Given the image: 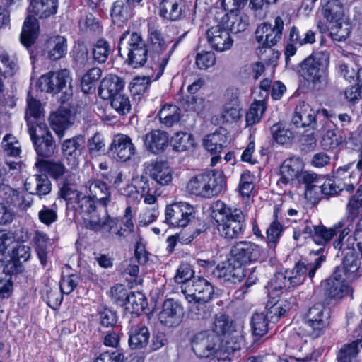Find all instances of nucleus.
<instances>
[{
	"label": "nucleus",
	"instance_id": "nucleus-10",
	"mask_svg": "<svg viewBox=\"0 0 362 362\" xmlns=\"http://www.w3.org/2000/svg\"><path fill=\"white\" fill-rule=\"evenodd\" d=\"M180 288L189 303H206L214 294V288L210 282L200 276L193 277L192 281L186 282Z\"/></svg>",
	"mask_w": 362,
	"mask_h": 362
},
{
	"label": "nucleus",
	"instance_id": "nucleus-1",
	"mask_svg": "<svg viewBox=\"0 0 362 362\" xmlns=\"http://www.w3.org/2000/svg\"><path fill=\"white\" fill-rule=\"evenodd\" d=\"M216 207L213 213L219 234L228 240L238 238L243 235L245 224L242 211L238 209L231 211L223 202H217Z\"/></svg>",
	"mask_w": 362,
	"mask_h": 362
},
{
	"label": "nucleus",
	"instance_id": "nucleus-9",
	"mask_svg": "<svg viewBox=\"0 0 362 362\" xmlns=\"http://www.w3.org/2000/svg\"><path fill=\"white\" fill-rule=\"evenodd\" d=\"M28 133L38 156L42 159L52 156L56 150L53 136L45 122L36 124V127H30Z\"/></svg>",
	"mask_w": 362,
	"mask_h": 362
},
{
	"label": "nucleus",
	"instance_id": "nucleus-31",
	"mask_svg": "<svg viewBox=\"0 0 362 362\" xmlns=\"http://www.w3.org/2000/svg\"><path fill=\"white\" fill-rule=\"evenodd\" d=\"M27 105L25 111V119L27 122L28 130L30 127H36V124L44 117V110L40 100L35 99L30 93H28Z\"/></svg>",
	"mask_w": 362,
	"mask_h": 362
},
{
	"label": "nucleus",
	"instance_id": "nucleus-7",
	"mask_svg": "<svg viewBox=\"0 0 362 362\" xmlns=\"http://www.w3.org/2000/svg\"><path fill=\"white\" fill-rule=\"evenodd\" d=\"M120 54L127 55L126 62L134 68L143 66L147 61L148 49L141 35L136 32L124 34L119 44Z\"/></svg>",
	"mask_w": 362,
	"mask_h": 362
},
{
	"label": "nucleus",
	"instance_id": "nucleus-2",
	"mask_svg": "<svg viewBox=\"0 0 362 362\" xmlns=\"http://www.w3.org/2000/svg\"><path fill=\"white\" fill-rule=\"evenodd\" d=\"M329 62L327 52L313 53L299 63L298 71L305 81L320 88L327 83Z\"/></svg>",
	"mask_w": 362,
	"mask_h": 362
},
{
	"label": "nucleus",
	"instance_id": "nucleus-64",
	"mask_svg": "<svg viewBox=\"0 0 362 362\" xmlns=\"http://www.w3.org/2000/svg\"><path fill=\"white\" fill-rule=\"evenodd\" d=\"M110 100L111 107L119 115H124L129 112L131 110V104L127 95L121 93Z\"/></svg>",
	"mask_w": 362,
	"mask_h": 362
},
{
	"label": "nucleus",
	"instance_id": "nucleus-48",
	"mask_svg": "<svg viewBox=\"0 0 362 362\" xmlns=\"http://www.w3.org/2000/svg\"><path fill=\"white\" fill-rule=\"evenodd\" d=\"M112 51L110 44L107 40L105 38L97 40L92 46L93 62H97L99 64L105 63Z\"/></svg>",
	"mask_w": 362,
	"mask_h": 362
},
{
	"label": "nucleus",
	"instance_id": "nucleus-6",
	"mask_svg": "<svg viewBox=\"0 0 362 362\" xmlns=\"http://www.w3.org/2000/svg\"><path fill=\"white\" fill-rule=\"evenodd\" d=\"M329 309L326 308L323 303H316L308 310L305 317L303 331H301V327L298 329L295 328L293 337H297L303 339L305 337L310 336L312 338L318 337L322 332V330L329 323Z\"/></svg>",
	"mask_w": 362,
	"mask_h": 362
},
{
	"label": "nucleus",
	"instance_id": "nucleus-13",
	"mask_svg": "<svg viewBox=\"0 0 362 362\" xmlns=\"http://www.w3.org/2000/svg\"><path fill=\"white\" fill-rule=\"evenodd\" d=\"M315 42V32L311 30L300 31L298 28L293 26L290 29L288 42L284 51L286 66H289L291 65V57L296 54L297 47H301L307 44H313Z\"/></svg>",
	"mask_w": 362,
	"mask_h": 362
},
{
	"label": "nucleus",
	"instance_id": "nucleus-39",
	"mask_svg": "<svg viewBox=\"0 0 362 362\" xmlns=\"http://www.w3.org/2000/svg\"><path fill=\"white\" fill-rule=\"evenodd\" d=\"M150 332L145 325L132 327L129 332V346L132 349H141L148 343Z\"/></svg>",
	"mask_w": 362,
	"mask_h": 362
},
{
	"label": "nucleus",
	"instance_id": "nucleus-44",
	"mask_svg": "<svg viewBox=\"0 0 362 362\" xmlns=\"http://www.w3.org/2000/svg\"><path fill=\"white\" fill-rule=\"evenodd\" d=\"M170 144L173 151L184 152L192 151L194 148L195 142L192 134L178 132L171 137Z\"/></svg>",
	"mask_w": 362,
	"mask_h": 362
},
{
	"label": "nucleus",
	"instance_id": "nucleus-42",
	"mask_svg": "<svg viewBox=\"0 0 362 362\" xmlns=\"http://www.w3.org/2000/svg\"><path fill=\"white\" fill-rule=\"evenodd\" d=\"M70 117V112L66 110H59L50 115V124L59 138L64 136V131L71 125Z\"/></svg>",
	"mask_w": 362,
	"mask_h": 362
},
{
	"label": "nucleus",
	"instance_id": "nucleus-60",
	"mask_svg": "<svg viewBox=\"0 0 362 362\" xmlns=\"http://www.w3.org/2000/svg\"><path fill=\"white\" fill-rule=\"evenodd\" d=\"M269 286L272 291L276 292L291 288L292 286L286 271L285 272H278L275 274L270 280Z\"/></svg>",
	"mask_w": 362,
	"mask_h": 362
},
{
	"label": "nucleus",
	"instance_id": "nucleus-57",
	"mask_svg": "<svg viewBox=\"0 0 362 362\" xmlns=\"http://www.w3.org/2000/svg\"><path fill=\"white\" fill-rule=\"evenodd\" d=\"M347 218L351 221L358 217L362 211V185L358 189L355 195L351 197L347 206Z\"/></svg>",
	"mask_w": 362,
	"mask_h": 362
},
{
	"label": "nucleus",
	"instance_id": "nucleus-38",
	"mask_svg": "<svg viewBox=\"0 0 362 362\" xmlns=\"http://www.w3.org/2000/svg\"><path fill=\"white\" fill-rule=\"evenodd\" d=\"M264 65L259 62L245 64L240 67L237 74V78L243 84L249 83L252 81H256L264 71Z\"/></svg>",
	"mask_w": 362,
	"mask_h": 362
},
{
	"label": "nucleus",
	"instance_id": "nucleus-53",
	"mask_svg": "<svg viewBox=\"0 0 362 362\" xmlns=\"http://www.w3.org/2000/svg\"><path fill=\"white\" fill-rule=\"evenodd\" d=\"M323 16L330 22L338 23L344 16V8L339 0H329L322 9Z\"/></svg>",
	"mask_w": 362,
	"mask_h": 362
},
{
	"label": "nucleus",
	"instance_id": "nucleus-27",
	"mask_svg": "<svg viewBox=\"0 0 362 362\" xmlns=\"http://www.w3.org/2000/svg\"><path fill=\"white\" fill-rule=\"evenodd\" d=\"M144 142L146 150L153 154H159L168 146V134L159 129L152 130L145 135Z\"/></svg>",
	"mask_w": 362,
	"mask_h": 362
},
{
	"label": "nucleus",
	"instance_id": "nucleus-34",
	"mask_svg": "<svg viewBox=\"0 0 362 362\" xmlns=\"http://www.w3.org/2000/svg\"><path fill=\"white\" fill-rule=\"evenodd\" d=\"M58 0H30V11L40 18H47L57 11Z\"/></svg>",
	"mask_w": 362,
	"mask_h": 362
},
{
	"label": "nucleus",
	"instance_id": "nucleus-35",
	"mask_svg": "<svg viewBox=\"0 0 362 362\" xmlns=\"http://www.w3.org/2000/svg\"><path fill=\"white\" fill-rule=\"evenodd\" d=\"M2 190L6 195V202L21 211H26L32 206L33 201L30 196L21 194L18 190L9 186H4Z\"/></svg>",
	"mask_w": 362,
	"mask_h": 362
},
{
	"label": "nucleus",
	"instance_id": "nucleus-20",
	"mask_svg": "<svg viewBox=\"0 0 362 362\" xmlns=\"http://www.w3.org/2000/svg\"><path fill=\"white\" fill-rule=\"evenodd\" d=\"M352 164L345 165L344 167H339L335 172V177L337 181L340 183V181H343V190L345 189L347 192L352 191L355 187L359 183L362 175V151L359 155V160L356 164V170L349 173V170Z\"/></svg>",
	"mask_w": 362,
	"mask_h": 362
},
{
	"label": "nucleus",
	"instance_id": "nucleus-62",
	"mask_svg": "<svg viewBox=\"0 0 362 362\" xmlns=\"http://www.w3.org/2000/svg\"><path fill=\"white\" fill-rule=\"evenodd\" d=\"M228 19L230 23L228 26L230 30L234 33L245 31L249 24L248 17L246 15L229 14L228 15Z\"/></svg>",
	"mask_w": 362,
	"mask_h": 362
},
{
	"label": "nucleus",
	"instance_id": "nucleus-37",
	"mask_svg": "<svg viewBox=\"0 0 362 362\" xmlns=\"http://www.w3.org/2000/svg\"><path fill=\"white\" fill-rule=\"evenodd\" d=\"M225 129H220L209 134L204 140L205 148L211 153H220L228 144V139Z\"/></svg>",
	"mask_w": 362,
	"mask_h": 362
},
{
	"label": "nucleus",
	"instance_id": "nucleus-11",
	"mask_svg": "<svg viewBox=\"0 0 362 362\" xmlns=\"http://www.w3.org/2000/svg\"><path fill=\"white\" fill-rule=\"evenodd\" d=\"M194 218V209L187 202H177L166 206L165 221L172 227H186Z\"/></svg>",
	"mask_w": 362,
	"mask_h": 362
},
{
	"label": "nucleus",
	"instance_id": "nucleus-54",
	"mask_svg": "<svg viewBox=\"0 0 362 362\" xmlns=\"http://www.w3.org/2000/svg\"><path fill=\"white\" fill-rule=\"evenodd\" d=\"M267 109L264 100H256L252 103L246 114V124L252 126L258 123Z\"/></svg>",
	"mask_w": 362,
	"mask_h": 362
},
{
	"label": "nucleus",
	"instance_id": "nucleus-59",
	"mask_svg": "<svg viewBox=\"0 0 362 362\" xmlns=\"http://www.w3.org/2000/svg\"><path fill=\"white\" fill-rule=\"evenodd\" d=\"M146 305L144 294L140 292H130L126 300L127 309L132 313H139L144 310Z\"/></svg>",
	"mask_w": 362,
	"mask_h": 362
},
{
	"label": "nucleus",
	"instance_id": "nucleus-21",
	"mask_svg": "<svg viewBox=\"0 0 362 362\" xmlns=\"http://www.w3.org/2000/svg\"><path fill=\"white\" fill-rule=\"evenodd\" d=\"M110 150L122 162L129 160L136 151L132 139L129 136L122 134L115 136Z\"/></svg>",
	"mask_w": 362,
	"mask_h": 362
},
{
	"label": "nucleus",
	"instance_id": "nucleus-41",
	"mask_svg": "<svg viewBox=\"0 0 362 362\" xmlns=\"http://www.w3.org/2000/svg\"><path fill=\"white\" fill-rule=\"evenodd\" d=\"M149 39L153 52V57L160 68V59L167 52L168 42L164 39L162 33L158 30H151Z\"/></svg>",
	"mask_w": 362,
	"mask_h": 362
},
{
	"label": "nucleus",
	"instance_id": "nucleus-51",
	"mask_svg": "<svg viewBox=\"0 0 362 362\" xmlns=\"http://www.w3.org/2000/svg\"><path fill=\"white\" fill-rule=\"evenodd\" d=\"M134 6L127 0H118L112 5L111 16L117 21L124 22L132 16Z\"/></svg>",
	"mask_w": 362,
	"mask_h": 362
},
{
	"label": "nucleus",
	"instance_id": "nucleus-22",
	"mask_svg": "<svg viewBox=\"0 0 362 362\" xmlns=\"http://www.w3.org/2000/svg\"><path fill=\"white\" fill-rule=\"evenodd\" d=\"M303 170L302 162L296 158H291L284 161L280 168L279 185H296V180Z\"/></svg>",
	"mask_w": 362,
	"mask_h": 362
},
{
	"label": "nucleus",
	"instance_id": "nucleus-4",
	"mask_svg": "<svg viewBox=\"0 0 362 362\" xmlns=\"http://www.w3.org/2000/svg\"><path fill=\"white\" fill-rule=\"evenodd\" d=\"M191 343L195 354L200 358H209V362H220L226 357L222 340L211 331L205 330L197 333Z\"/></svg>",
	"mask_w": 362,
	"mask_h": 362
},
{
	"label": "nucleus",
	"instance_id": "nucleus-3",
	"mask_svg": "<svg viewBox=\"0 0 362 362\" xmlns=\"http://www.w3.org/2000/svg\"><path fill=\"white\" fill-rule=\"evenodd\" d=\"M226 187V179L221 172L211 171L197 174L190 178L187 191L195 196L210 198L218 195Z\"/></svg>",
	"mask_w": 362,
	"mask_h": 362
},
{
	"label": "nucleus",
	"instance_id": "nucleus-63",
	"mask_svg": "<svg viewBox=\"0 0 362 362\" xmlns=\"http://www.w3.org/2000/svg\"><path fill=\"white\" fill-rule=\"evenodd\" d=\"M38 218L41 223L48 226L56 222L58 218L57 205L54 203L50 208L43 205L38 212Z\"/></svg>",
	"mask_w": 362,
	"mask_h": 362
},
{
	"label": "nucleus",
	"instance_id": "nucleus-12",
	"mask_svg": "<svg viewBox=\"0 0 362 362\" xmlns=\"http://www.w3.org/2000/svg\"><path fill=\"white\" fill-rule=\"evenodd\" d=\"M325 260V257L321 255L315 262H308L306 260L298 262L293 269L286 271L292 288L302 284L307 276L313 282L316 271L321 267L322 263Z\"/></svg>",
	"mask_w": 362,
	"mask_h": 362
},
{
	"label": "nucleus",
	"instance_id": "nucleus-18",
	"mask_svg": "<svg viewBox=\"0 0 362 362\" xmlns=\"http://www.w3.org/2000/svg\"><path fill=\"white\" fill-rule=\"evenodd\" d=\"M206 37L211 47L220 52L230 49L233 43L229 32L221 25L209 28Z\"/></svg>",
	"mask_w": 362,
	"mask_h": 362
},
{
	"label": "nucleus",
	"instance_id": "nucleus-46",
	"mask_svg": "<svg viewBox=\"0 0 362 362\" xmlns=\"http://www.w3.org/2000/svg\"><path fill=\"white\" fill-rule=\"evenodd\" d=\"M158 117L163 125L170 127L180 120L181 110L175 105H165L159 111Z\"/></svg>",
	"mask_w": 362,
	"mask_h": 362
},
{
	"label": "nucleus",
	"instance_id": "nucleus-30",
	"mask_svg": "<svg viewBox=\"0 0 362 362\" xmlns=\"http://www.w3.org/2000/svg\"><path fill=\"white\" fill-rule=\"evenodd\" d=\"M25 187L30 194L40 198L50 193L52 183L46 174L35 175L25 181Z\"/></svg>",
	"mask_w": 362,
	"mask_h": 362
},
{
	"label": "nucleus",
	"instance_id": "nucleus-28",
	"mask_svg": "<svg viewBox=\"0 0 362 362\" xmlns=\"http://www.w3.org/2000/svg\"><path fill=\"white\" fill-rule=\"evenodd\" d=\"M83 219L86 228L94 231L106 229L108 232H111L116 225L115 221L107 214L105 213L101 216L96 209L90 214L84 216Z\"/></svg>",
	"mask_w": 362,
	"mask_h": 362
},
{
	"label": "nucleus",
	"instance_id": "nucleus-33",
	"mask_svg": "<svg viewBox=\"0 0 362 362\" xmlns=\"http://www.w3.org/2000/svg\"><path fill=\"white\" fill-rule=\"evenodd\" d=\"M35 165L39 172L47 173L54 180L62 177L67 172L64 164L60 160L38 158Z\"/></svg>",
	"mask_w": 362,
	"mask_h": 362
},
{
	"label": "nucleus",
	"instance_id": "nucleus-58",
	"mask_svg": "<svg viewBox=\"0 0 362 362\" xmlns=\"http://www.w3.org/2000/svg\"><path fill=\"white\" fill-rule=\"evenodd\" d=\"M74 60L80 68L88 67L92 65L93 60L89 57L88 49L83 45L78 44L74 47Z\"/></svg>",
	"mask_w": 362,
	"mask_h": 362
},
{
	"label": "nucleus",
	"instance_id": "nucleus-61",
	"mask_svg": "<svg viewBox=\"0 0 362 362\" xmlns=\"http://www.w3.org/2000/svg\"><path fill=\"white\" fill-rule=\"evenodd\" d=\"M95 202L87 194L81 192V196L74 202L76 203V209L80 211L83 217L96 209Z\"/></svg>",
	"mask_w": 362,
	"mask_h": 362
},
{
	"label": "nucleus",
	"instance_id": "nucleus-36",
	"mask_svg": "<svg viewBox=\"0 0 362 362\" xmlns=\"http://www.w3.org/2000/svg\"><path fill=\"white\" fill-rule=\"evenodd\" d=\"M39 24L34 16H28L23 23L21 34V42L26 47L31 46L38 36Z\"/></svg>",
	"mask_w": 362,
	"mask_h": 362
},
{
	"label": "nucleus",
	"instance_id": "nucleus-32",
	"mask_svg": "<svg viewBox=\"0 0 362 362\" xmlns=\"http://www.w3.org/2000/svg\"><path fill=\"white\" fill-rule=\"evenodd\" d=\"M183 11V0H160L159 3V15L164 19L177 21L180 18Z\"/></svg>",
	"mask_w": 362,
	"mask_h": 362
},
{
	"label": "nucleus",
	"instance_id": "nucleus-47",
	"mask_svg": "<svg viewBox=\"0 0 362 362\" xmlns=\"http://www.w3.org/2000/svg\"><path fill=\"white\" fill-rule=\"evenodd\" d=\"M85 144V139L82 136H76L71 139L64 141L62 144V151L66 158H76L81 156Z\"/></svg>",
	"mask_w": 362,
	"mask_h": 362
},
{
	"label": "nucleus",
	"instance_id": "nucleus-29",
	"mask_svg": "<svg viewBox=\"0 0 362 362\" xmlns=\"http://www.w3.org/2000/svg\"><path fill=\"white\" fill-rule=\"evenodd\" d=\"M43 52L51 60L60 59L67 52L66 39L59 35L51 37L46 41Z\"/></svg>",
	"mask_w": 362,
	"mask_h": 362
},
{
	"label": "nucleus",
	"instance_id": "nucleus-24",
	"mask_svg": "<svg viewBox=\"0 0 362 362\" xmlns=\"http://www.w3.org/2000/svg\"><path fill=\"white\" fill-rule=\"evenodd\" d=\"M322 129L325 132L321 140V146L325 151H334L343 146L346 141V133L337 130L324 122Z\"/></svg>",
	"mask_w": 362,
	"mask_h": 362
},
{
	"label": "nucleus",
	"instance_id": "nucleus-14",
	"mask_svg": "<svg viewBox=\"0 0 362 362\" xmlns=\"http://www.w3.org/2000/svg\"><path fill=\"white\" fill-rule=\"evenodd\" d=\"M69 81V71L64 69L43 74L39 78L37 86L42 91L57 94L62 90Z\"/></svg>",
	"mask_w": 362,
	"mask_h": 362
},
{
	"label": "nucleus",
	"instance_id": "nucleus-25",
	"mask_svg": "<svg viewBox=\"0 0 362 362\" xmlns=\"http://www.w3.org/2000/svg\"><path fill=\"white\" fill-rule=\"evenodd\" d=\"M124 86V82L122 78L109 74L101 81L98 95L104 100H109L122 93Z\"/></svg>",
	"mask_w": 362,
	"mask_h": 362
},
{
	"label": "nucleus",
	"instance_id": "nucleus-50",
	"mask_svg": "<svg viewBox=\"0 0 362 362\" xmlns=\"http://www.w3.org/2000/svg\"><path fill=\"white\" fill-rule=\"evenodd\" d=\"M323 112L326 115L325 123L333 127L337 130H341L346 133L347 127L351 122V117L347 113H330L329 114L327 110H323Z\"/></svg>",
	"mask_w": 362,
	"mask_h": 362
},
{
	"label": "nucleus",
	"instance_id": "nucleus-49",
	"mask_svg": "<svg viewBox=\"0 0 362 362\" xmlns=\"http://www.w3.org/2000/svg\"><path fill=\"white\" fill-rule=\"evenodd\" d=\"M272 139L279 144H286L291 142L294 133L284 123L279 122L270 128Z\"/></svg>",
	"mask_w": 362,
	"mask_h": 362
},
{
	"label": "nucleus",
	"instance_id": "nucleus-19",
	"mask_svg": "<svg viewBox=\"0 0 362 362\" xmlns=\"http://www.w3.org/2000/svg\"><path fill=\"white\" fill-rule=\"evenodd\" d=\"M83 187L85 193L101 205L106 206L111 202L110 188L104 181L91 178Z\"/></svg>",
	"mask_w": 362,
	"mask_h": 362
},
{
	"label": "nucleus",
	"instance_id": "nucleus-56",
	"mask_svg": "<svg viewBox=\"0 0 362 362\" xmlns=\"http://www.w3.org/2000/svg\"><path fill=\"white\" fill-rule=\"evenodd\" d=\"M251 323L253 334L259 337L264 335L268 332L271 325L264 312L253 314Z\"/></svg>",
	"mask_w": 362,
	"mask_h": 362
},
{
	"label": "nucleus",
	"instance_id": "nucleus-5",
	"mask_svg": "<svg viewBox=\"0 0 362 362\" xmlns=\"http://www.w3.org/2000/svg\"><path fill=\"white\" fill-rule=\"evenodd\" d=\"M283 28L284 21L281 17L278 16L275 18L274 27L269 23H263L256 29L255 37L259 44L257 48L258 54H272V58H265V61L268 60L271 63H274L279 59L280 53L275 52L271 47L281 39Z\"/></svg>",
	"mask_w": 362,
	"mask_h": 362
},
{
	"label": "nucleus",
	"instance_id": "nucleus-23",
	"mask_svg": "<svg viewBox=\"0 0 362 362\" xmlns=\"http://www.w3.org/2000/svg\"><path fill=\"white\" fill-rule=\"evenodd\" d=\"M316 111L308 103L299 102L296 105L292 123L296 127H310L314 129L316 127Z\"/></svg>",
	"mask_w": 362,
	"mask_h": 362
},
{
	"label": "nucleus",
	"instance_id": "nucleus-52",
	"mask_svg": "<svg viewBox=\"0 0 362 362\" xmlns=\"http://www.w3.org/2000/svg\"><path fill=\"white\" fill-rule=\"evenodd\" d=\"M33 240L35 245V250L40 263L45 266L47 262V245L49 240L46 233L37 230L35 233Z\"/></svg>",
	"mask_w": 362,
	"mask_h": 362
},
{
	"label": "nucleus",
	"instance_id": "nucleus-17",
	"mask_svg": "<svg viewBox=\"0 0 362 362\" xmlns=\"http://www.w3.org/2000/svg\"><path fill=\"white\" fill-rule=\"evenodd\" d=\"M213 276L225 282L236 284L245 277L246 271L245 267L233 262L230 257L227 262H221L216 266L213 271Z\"/></svg>",
	"mask_w": 362,
	"mask_h": 362
},
{
	"label": "nucleus",
	"instance_id": "nucleus-45",
	"mask_svg": "<svg viewBox=\"0 0 362 362\" xmlns=\"http://www.w3.org/2000/svg\"><path fill=\"white\" fill-rule=\"evenodd\" d=\"M343 269L346 281H352L356 280L361 275V261L357 257L356 253L343 255Z\"/></svg>",
	"mask_w": 362,
	"mask_h": 362
},
{
	"label": "nucleus",
	"instance_id": "nucleus-43",
	"mask_svg": "<svg viewBox=\"0 0 362 362\" xmlns=\"http://www.w3.org/2000/svg\"><path fill=\"white\" fill-rule=\"evenodd\" d=\"M344 226L343 220L334 225L333 227L327 228L324 226H317L314 233L313 242L319 245L324 246L337 235L338 230Z\"/></svg>",
	"mask_w": 362,
	"mask_h": 362
},
{
	"label": "nucleus",
	"instance_id": "nucleus-55",
	"mask_svg": "<svg viewBox=\"0 0 362 362\" xmlns=\"http://www.w3.org/2000/svg\"><path fill=\"white\" fill-rule=\"evenodd\" d=\"M360 351L359 343L353 341L351 344L344 345L339 350L337 359L343 362H358L357 356Z\"/></svg>",
	"mask_w": 362,
	"mask_h": 362
},
{
	"label": "nucleus",
	"instance_id": "nucleus-16",
	"mask_svg": "<svg viewBox=\"0 0 362 362\" xmlns=\"http://www.w3.org/2000/svg\"><path fill=\"white\" fill-rule=\"evenodd\" d=\"M184 309L182 305L173 298L166 299L158 314L159 322L168 327L178 326L182 320Z\"/></svg>",
	"mask_w": 362,
	"mask_h": 362
},
{
	"label": "nucleus",
	"instance_id": "nucleus-26",
	"mask_svg": "<svg viewBox=\"0 0 362 362\" xmlns=\"http://www.w3.org/2000/svg\"><path fill=\"white\" fill-rule=\"evenodd\" d=\"M146 169L150 177L160 185H168L173 180L172 170L166 161H152L148 164Z\"/></svg>",
	"mask_w": 362,
	"mask_h": 362
},
{
	"label": "nucleus",
	"instance_id": "nucleus-8",
	"mask_svg": "<svg viewBox=\"0 0 362 362\" xmlns=\"http://www.w3.org/2000/svg\"><path fill=\"white\" fill-rule=\"evenodd\" d=\"M230 258L238 265H245L252 262H262L268 257L267 250L250 241H240L232 246Z\"/></svg>",
	"mask_w": 362,
	"mask_h": 362
},
{
	"label": "nucleus",
	"instance_id": "nucleus-15",
	"mask_svg": "<svg viewBox=\"0 0 362 362\" xmlns=\"http://www.w3.org/2000/svg\"><path fill=\"white\" fill-rule=\"evenodd\" d=\"M341 272V269L337 267L332 276L322 282L321 286L326 298L339 299L348 295L349 287L345 284L346 279L342 278Z\"/></svg>",
	"mask_w": 362,
	"mask_h": 362
},
{
	"label": "nucleus",
	"instance_id": "nucleus-40",
	"mask_svg": "<svg viewBox=\"0 0 362 362\" xmlns=\"http://www.w3.org/2000/svg\"><path fill=\"white\" fill-rule=\"evenodd\" d=\"M350 230L344 228L338 238L334 242V247L338 250L337 256H343L356 253L355 239L351 235H349Z\"/></svg>",
	"mask_w": 362,
	"mask_h": 362
}]
</instances>
